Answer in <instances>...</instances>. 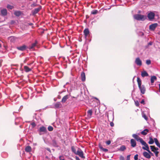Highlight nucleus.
<instances>
[{"mask_svg": "<svg viewBox=\"0 0 160 160\" xmlns=\"http://www.w3.org/2000/svg\"><path fill=\"white\" fill-rule=\"evenodd\" d=\"M142 116L146 120H148V118L145 114L143 113L142 114Z\"/></svg>", "mask_w": 160, "mask_h": 160, "instance_id": "nucleus-42", "label": "nucleus"}, {"mask_svg": "<svg viewBox=\"0 0 160 160\" xmlns=\"http://www.w3.org/2000/svg\"><path fill=\"white\" fill-rule=\"evenodd\" d=\"M39 131L40 132H46L47 130L46 128L45 127L42 126L40 128Z\"/></svg>", "mask_w": 160, "mask_h": 160, "instance_id": "nucleus-16", "label": "nucleus"}, {"mask_svg": "<svg viewBox=\"0 0 160 160\" xmlns=\"http://www.w3.org/2000/svg\"><path fill=\"white\" fill-rule=\"evenodd\" d=\"M130 155H129L127 156V160H130Z\"/></svg>", "mask_w": 160, "mask_h": 160, "instance_id": "nucleus-54", "label": "nucleus"}, {"mask_svg": "<svg viewBox=\"0 0 160 160\" xmlns=\"http://www.w3.org/2000/svg\"><path fill=\"white\" fill-rule=\"evenodd\" d=\"M111 118L113 120L114 119V116L113 114L111 115Z\"/></svg>", "mask_w": 160, "mask_h": 160, "instance_id": "nucleus-60", "label": "nucleus"}, {"mask_svg": "<svg viewBox=\"0 0 160 160\" xmlns=\"http://www.w3.org/2000/svg\"><path fill=\"white\" fill-rule=\"evenodd\" d=\"M41 6H40L38 8H35L33 11V14H36L38 13L41 9Z\"/></svg>", "mask_w": 160, "mask_h": 160, "instance_id": "nucleus-13", "label": "nucleus"}, {"mask_svg": "<svg viewBox=\"0 0 160 160\" xmlns=\"http://www.w3.org/2000/svg\"><path fill=\"white\" fill-rule=\"evenodd\" d=\"M38 43V42L37 40H35V42L32 43V45L30 47L29 49L31 50H33L34 48L36 46V44Z\"/></svg>", "mask_w": 160, "mask_h": 160, "instance_id": "nucleus-20", "label": "nucleus"}, {"mask_svg": "<svg viewBox=\"0 0 160 160\" xmlns=\"http://www.w3.org/2000/svg\"><path fill=\"white\" fill-rule=\"evenodd\" d=\"M14 14L16 16L19 17L21 15V13L20 11H16L14 12Z\"/></svg>", "mask_w": 160, "mask_h": 160, "instance_id": "nucleus-30", "label": "nucleus"}, {"mask_svg": "<svg viewBox=\"0 0 160 160\" xmlns=\"http://www.w3.org/2000/svg\"><path fill=\"white\" fill-rule=\"evenodd\" d=\"M71 148L72 152H73L74 154H76L77 151H76L75 148L74 146H73L71 147Z\"/></svg>", "mask_w": 160, "mask_h": 160, "instance_id": "nucleus-33", "label": "nucleus"}, {"mask_svg": "<svg viewBox=\"0 0 160 160\" xmlns=\"http://www.w3.org/2000/svg\"><path fill=\"white\" fill-rule=\"evenodd\" d=\"M61 105V103L59 102H58L55 105V107L56 108H58L60 107Z\"/></svg>", "mask_w": 160, "mask_h": 160, "instance_id": "nucleus-32", "label": "nucleus"}, {"mask_svg": "<svg viewBox=\"0 0 160 160\" xmlns=\"http://www.w3.org/2000/svg\"><path fill=\"white\" fill-rule=\"evenodd\" d=\"M8 39L11 42H14L16 41V38L14 36H11L8 37Z\"/></svg>", "mask_w": 160, "mask_h": 160, "instance_id": "nucleus-17", "label": "nucleus"}, {"mask_svg": "<svg viewBox=\"0 0 160 160\" xmlns=\"http://www.w3.org/2000/svg\"><path fill=\"white\" fill-rule=\"evenodd\" d=\"M31 125L32 128H34L36 126V124L34 122H32L31 123Z\"/></svg>", "mask_w": 160, "mask_h": 160, "instance_id": "nucleus-44", "label": "nucleus"}, {"mask_svg": "<svg viewBox=\"0 0 160 160\" xmlns=\"http://www.w3.org/2000/svg\"><path fill=\"white\" fill-rule=\"evenodd\" d=\"M31 148L30 146H28L26 147L25 148V151L28 152H30L31 151Z\"/></svg>", "mask_w": 160, "mask_h": 160, "instance_id": "nucleus-25", "label": "nucleus"}, {"mask_svg": "<svg viewBox=\"0 0 160 160\" xmlns=\"http://www.w3.org/2000/svg\"><path fill=\"white\" fill-rule=\"evenodd\" d=\"M85 38H87V36L89 34L90 32L88 28H85L83 31Z\"/></svg>", "mask_w": 160, "mask_h": 160, "instance_id": "nucleus-8", "label": "nucleus"}, {"mask_svg": "<svg viewBox=\"0 0 160 160\" xmlns=\"http://www.w3.org/2000/svg\"><path fill=\"white\" fill-rule=\"evenodd\" d=\"M137 82L138 83V87L142 86L141 85V84H142L141 81L138 77L137 78Z\"/></svg>", "mask_w": 160, "mask_h": 160, "instance_id": "nucleus-31", "label": "nucleus"}, {"mask_svg": "<svg viewBox=\"0 0 160 160\" xmlns=\"http://www.w3.org/2000/svg\"><path fill=\"white\" fill-rule=\"evenodd\" d=\"M29 60V58L28 57L26 58L25 59L24 61V63H25L27 61H28Z\"/></svg>", "mask_w": 160, "mask_h": 160, "instance_id": "nucleus-53", "label": "nucleus"}, {"mask_svg": "<svg viewBox=\"0 0 160 160\" xmlns=\"http://www.w3.org/2000/svg\"><path fill=\"white\" fill-rule=\"evenodd\" d=\"M154 140L157 146L159 148H160V143L159 142L157 139L156 138H154Z\"/></svg>", "mask_w": 160, "mask_h": 160, "instance_id": "nucleus-29", "label": "nucleus"}, {"mask_svg": "<svg viewBox=\"0 0 160 160\" xmlns=\"http://www.w3.org/2000/svg\"><path fill=\"white\" fill-rule=\"evenodd\" d=\"M106 143L108 145H109L111 143V141H110V140H108V141H107L106 142Z\"/></svg>", "mask_w": 160, "mask_h": 160, "instance_id": "nucleus-51", "label": "nucleus"}, {"mask_svg": "<svg viewBox=\"0 0 160 160\" xmlns=\"http://www.w3.org/2000/svg\"><path fill=\"white\" fill-rule=\"evenodd\" d=\"M46 149L47 151H48L49 152H51V150H50V149L49 148H46Z\"/></svg>", "mask_w": 160, "mask_h": 160, "instance_id": "nucleus-59", "label": "nucleus"}, {"mask_svg": "<svg viewBox=\"0 0 160 160\" xmlns=\"http://www.w3.org/2000/svg\"><path fill=\"white\" fill-rule=\"evenodd\" d=\"M63 75V73L61 72H59L57 73V76L60 78L62 77Z\"/></svg>", "mask_w": 160, "mask_h": 160, "instance_id": "nucleus-38", "label": "nucleus"}, {"mask_svg": "<svg viewBox=\"0 0 160 160\" xmlns=\"http://www.w3.org/2000/svg\"><path fill=\"white\" fill-rule=\"evenodd\" d=\"M156 80H157V78L155 76H152L151 77V83H153Z\"/></svg>", "mask_w": 160, "mask_h": 160, "instance_id": "nucleus-24", "label": "nucleus"}, {"mask_svg": "<svg viewBox=\"0 0 160 160\" xmlns=\"http://www.w3.org/2000/svg\"><path fill=\"white\" fill-rule=\"evenodd\" d=\"M152 44V42H150L148 43V45H151Z\"/></svg>", "mask_w": 160, "mask_h": 160, "instance_id": "nucleus-61", "label": "nucleus"}, {"mask_svg": "<svg viewBox=\"0 0 160 160\" xmlns=\"http://www.w3.org/2000/svg\"><path fill=\"white\" fill-rule=\"evenodd\" d=\"M158 26L157 23H154L149 26V29L152 30H154Z\"/></svg>", "mask_w": 160, "mask_h": 160, "instance_id": "nucleus-9", "label": "nucleus"}, {"mask_svg": "<svg viewBox=\"0 0 160 160\" xmlns=\"http://www.w3.org/2000/svg\"><path fill=\"white\" fill-rule=\"evenodd\" d=\"M154 142V141L153 139L152 138H150V140L148 142V143H149V144H152Z\"/></svg>", "mask_w": 160, "mask_h": 160, "instance_id": "nucleus-35", "label": "nucleus"}, {"mask_svg": "<svg viewBox=\"0 0 160 160\" xmlns=\"http://www.w3.org/2000/svg\"><path fill=\"white\" fill-rule=\"evenodd\" d=\"M36 6V4L35 3H33L31 5V7H35Z\"/></svg>", "mask_w": 160, "mask_h": 160, "instance_id": "nucleus-52", "label": "nucleus"}, {"mask_svg": "<svg viewBox=\"0 0 160 160\" xmlns=\"http://www.w3.org/2000/svg\"><path fill=\"white\" fill-rule=\"evenodd\" d=\"M119 159L120 160H125L124 157L123 156H121L120 157Z\"/></svg>", "mask_w": 160, "mask_h": 160, "instance_id": "nucleus-49", "label": "nucleus"}, {"mask_svg": "<svg viewBox=\"0 0 160 160\" xmlns=\"http://www.w3.org/2000/svg\"><path fill=\"white\" fill-rule=\"evenodd\" d=\"M141 143L142 144V145H144L145 147H142V148L143 149L146 150L147 151H148V150H149V148L148 147V145L144 140Z\"/></svg>", "mask_w": 160, "mask_h": 160, "instance_id": "nucleus-5", "label": "nucleus"}, {"mask_svg": "<svg viewBox=\"0 0 160 160\" xmlns=\"http://www.w3.org/2000/svg\"><path fill=\"white\" fill-rule=\"evenodd\" d=\"M143 154V156L147 158L150 159L151 157L150 154L148 153V152H144Z\"/></svg>", "mask_w": 160, "mask_h": 160, "instance_id": "nucleus-14", "label": "nucleus"}, {"mask_svg": "<svg viewBox=\"0 0 160 160\" xmlns=\"http://www.w3.org/2000/svg\"><path fill=\"white\" fill-rule=\"evenodd\" d=\"M138 87L140 90L141 92L142 93V94H144L145 93L146 91V89L145 87L143 85H142L140 87Z\"/></svg>", "mask_w": 160, "mask_h": 160, "instance_id": "nucleus-7", "label": "nucleus"}, {"mask_svg": "<svg viewBox=\"0 0 160 160\" xmlns=\"http://www.w3.org/2000/svg\"><path fill=\"white\" fill-rule=\"evenodd\" d=\"M150 147L152 151L153 152H154L158 150V148H157L155 147L154 146H150Z\"/></svg>", "mask_w": 160, "mask_h": 160, "instance_id": "nucleus-19", "label": "nucleus"}, {"mask_svg": "<svg viewBox=\"0 0 160 160\" xmlns=\"http://www.w3.org/2000/svg\"><path fill=\"white\" fill-rule=\"evenodd\" d=\"M138 155L137 154L135 155L134 156V160H138Z\"/></svg>", "mask_w": 160, "mask_h": 160, "instance_id": "nucleus-45", "label": "nucleus"}, {"mask_svg": "<svg viewBox=\"0 0 160 160\" xmlns=\"http://www.w3.org/2000/svg\"><path fill=\"white\" fill-rule=\"evenodd\" d=\"M146 62L147 65H149L151 64V61L150 59L147 60Z\"/></svg>", "mask_w": 160, "mask_h": 160, "instance_id": "nucleus-40", "label": "nucleus"}, {"mask_svg": "<svg viewBox=\"0 0 160 160\" xmlns=\"http://www.w3.org/2000/svg\"><path fill=\"white\" fill-rule=\"evenodd\" d=\"M155 15L154 12H150L148 13V17L150 20L151 21L154 18Z\"/></svg>", "mask_w": 160, "mask_h": 160, "instance_id": "nucleus-3", "label": "nucleus"}, {"mask_svg": "<svg viewBox=\"0 0 160 160\" xmlns=\"http://www.w3.org/2000/svg\"><path fill=\"white\" fill-rule=\"evenodd\" d=\"M33 61H32L30 63H28L27 65L28 66H30L33 63Z\"/></svg>", "mask_w": 160, "mask_h": 160, "instance_id": "nucleus-55", "label": "nucleus"}, {"mask_svg": "<svg viewBox=\"0 0 160 160\" xmlns=\"http://www.w3.org/2000/svg\"><path fill=\"white\" fill-rule=\"evenodd\" d=\"M48 130L49 131H52L53 129V128L50 126H49L48 127Z\"/></svg>", "mask_w": 160, "mask_h": 160, "instance_id": "nucleus-39", "label": "nucleus"}, {"mask_svg": "<svg viewBox=\"0 0 160 160\" xmlns=\"http://www.w3.org/2000/svg\"><path fill=\"white\" fill-rule=\"evenodd\" d=\"M110 125L111 127H113L114 126V123L113 122H111L110 123Z\"/></svg>", "mask_w": 160, "mask_h": 160, "instance_id": "nucleus-57", "label": "nucleus"}, {"mask_svg": "<svg viewBox=\"0 0 160 160\" xmlns=\"http://www.w3.org/2000/svg\"><path fill=\"white\" fill-rule=\"evenodd\" d=\"M135 104L137 106H138L139 105V103L138 101H135Z\"/></svg>", "mask_w": 160, "mask_h": 160, "instance_id": "nucleus-50", "label": "nucleus"}, {"mask_svg": "<svg viewBox=\"0 0 160 160\" xmlns=\"http://www.w3.org/2000/svg\"><path fill=\"white\" fill-rule=\"evenodd\" d=\"M1 14L3 16H6L7 14V11L6 9H2L1 10Z\"/></svg>", "mask_w": 160, "mask_h": 160, "instance_id": "nucleus-11", "label": "nucleus"}, {"mask_svg": "<svg viewBox=\"0 0 160 160\" xmlns=\"http://www.w3.org/2000/svg\"><path fill=\"white\" fill-rule=\"evenodd\" d=\"M98 12V11L97 10H93L91 12V14H96Z\"/></svg>", "mask_w": 160, "mask_h": 160, "instance_id": "nucleus-37", "label": "nucleus"}, {"mask_svg": "<svg viewBox=\"0 0 160 160\" xmlns=\"http://www.w3.org/2000/svg\"><path fill=\"white\" fill-rule=\"evenodd\" d=\"M154 153L155 154L156 157H157L158 156V154L159 153V152L158 151H157L156 152H154Z\"/></svg>", "mask_w": 160, "mask_h": 160, "instance_id": "nucleus-47", "label": "nucleus"}, {"mask_svg": "<svg viewBox=\"0 0 160 160\" xmlns=\"http://www.w3.org/2000/svg\"><path fill=\"white\" fill-rule=\"evenodd\" d=\"M76 155H78L79 157L82 158H85L83 155V151L79 148H78Z\"/></svg>", "mask_w": 160, "mask_h": 160, "instance_id": "nucleus-2", "label": "nucleus"}, {"mask_svg": "<svg viewBox=\"0 0 160 160\" xmlns=\"http://www.w3.org/2000/svg\"><path fill=\"white\" fill-rule=\"evenodd\" d=\"M133 17L134 19L138 21H143L145 20L144 16L141 14H136L134 15Z\"/></svg>", "mask_w": 160, "mask_h": 160, "instance_id": "nucleus-1", "label": "nucleus"}, {"mask_svg": "<svg viewBox=\"0 0 160 160\" xmlns=\"http://www.w3.org/2000/svg\"><path fill=\"white\" fill-rule=\"evenodd\" d=\"M7 8L9 9H12L13 8V7L12 6L8 5L7 6Z\"/></svg>", "mask_w": 160, "mask_h": 160, "instance_id": "nucleus-41", "label": "nucleus"}, {"mask_svg": "<svg viewBox=\"0 0 160 160\" xmlns=\"http://www.w3.org/2000/svg\"><path fill=\"white\" fill-rule=\"evenodd\" d=\"M25 71L26 72H28L31 71V69L29 68L28 66H25L24 67Z\"/></svg>", "mask_w": 160, "mask_h": 160, "instance_id": "nucleus-28", "label": "nucleus"}, {"mask_svg": "<svg viewBox=\"0 0 160 160\" xmlns=\"http://www.w3.org/2000/svg\"><path fill=\"white\" fill-rule=\"evenodd\" d=\"M130 143L131 147L133 148L135 147L136 145V141L133 139H131Z\"/></svg>", "mask_w": 160, "mask_h": 160, "instance_id": "nucleus-10", "label": "nucleus"}, {"mask_svg": "<svg viewBox=\"0 0 160 160\" xmlns=\"http://www.w3.org/2000/svg\"><path fill=\"white\" fill-rule=\"evenodd\" d=\"M59 160H65L63 156H60L59 157Z\"/></svg>", "mask_w": 160, "mask_h": 160, "instance_id": "nucleus-43", "label": "nucleus"}, {"mask_svg": "<svg viewBox=\"0 0 160 160\" xmlns=\"http://www.w3.org/2000/svg\"><path fill=\"white\" fill-rule=\"evenodd\" d=\"M69 96L68 95H67L65 96L64 97H63L62 98V102H65L67 100V99L69 98Z\"/></svg>", "mask_w": 160, "mask_h": 160, "instance_id": "nucleus-21", "label": "nucleus"}, {"mask_svg": "<svg viewBox=\"0 0 160 160\" xmlns=\"http://www.w3.org/2000/svg\"><path fill=\"white\" fill-rule=\"evenodd\" d=\"M135 63L137 65L139 66H141L142 65V62L138 57L136 58Z\"/></svg>", "mask_w": 160, "mask_h": 160, "instance_id": "nucleus-6", "label": "nucleus"}, {"mask_svg": "<svg viewBox=\"0 0 160 160\" xmlns=\"http://www.w3.org/2000/svg\"><path fill=\"white\" fill-rule=\"evenodd\" d=\"M92 114V109L88 110L87 112V115L88 117L91 118Z\"/></svg>", "mask_w": 160, "mask_h": 160, "instance_id": "nucleus-18", "label": "nucleus"}, {"mask_svg": "<svg viewBox=\"0 0 160 160\" xmlns=\"http://www.w3.org/2000/svg\"><path fill=\"white\" fill-rule=\"evenodd\" d=\"M141 35L143 36L144 35V33L143 32H140Z\"/></svg>", "mask_w": 160, "mask_h": 160, "instance_id": "nucleus-62", "label": "nucleus"}, {"mask_svg": "<svg viewBox=\"0 0 160 160\" xmlns=\"http://www.w3.org/2000/svg\"><path fill=\"white\" fill-rule=\"evenodd\" d=\"M75 158H76V160H80V159L79 158L78 156H76L75 157Z\"/></svg>", "mask_w": 160, "mask_h": 160, "instance_id": "nucleus-58", "label": "nucleus"}, {"mask_svg": "<svg viewBox=\"0 0 160 160\" xmlns=\"http://www.w3.org/2000/svg\"><path fill=\"white\" fill-rule=\"evenodd\" d=\"M159 91L160 92V83L159 84Z\"/></svg>", "mask_w": 160, "mask_h": 160, "instance_id": "nucleus-63", "label": "nucleus"}, {"mask_svg": "<svg viewBox=\"0 0 160 160\" xmlns=\"http://www.w3.org/2000/svg\"><path fill=\"white\" fill-rule=\"evenodd\" d=\"M52 145L55 147H58V145L57 144V141L55 140H53L52 141Z\"/></svg>", "mask_w": 160, "mask_h": 160, "instance_id": "nucleus-27", "label": "nucleus"}, {"mask_svg": "<svg viewBox=\"0 0 160 160\" xmlns=\"http://www.w3.org/2000/svg\"><path fill=\"white\" fill-rule=\"evenodd\" d=\"M126 149V147L124 145H122L120 147L119 150L121 151H124Z\"/></svg>", "mask_w": 160, "mask_h": 160, "instance_id": "nucleus-34", "label": "nucleus"}, {"mask_svg": "<svg viewBox=\"0 0 160 160\" xmlns=\"http://www.w3.org/2000/svg\"><path fill=\"white\" fill-rule=\"evenodd\" d=\"M81 80L82 81L84 82L85 81V73L84 72H81Z\"/></svg>", "mask_w": 160, "mask_h": 160, "instance_id": "nucleus-15", "label": "nucleus"}, {"mask_svg": "<svg viewBox=\"0 0 160 160\" xmlns=\"http://www.w3.org/2000/svg\"><path fill=\"white\" fill-rule=\"evenodd\" d=\"M27 48V46L25 45H23L22 46L17 47V48L20 51H23L24 50Z\"/></svg>", "mask_w": 160, "mask_h": 160, "instance_id": "nucleus-12", "label": "nucleus"}, {"mask_svg": "<svg viewBox=\"0 0 160 160\" xmlns=\"http://www.w3.org/2000/svg\"><path fill=\"white\" fill-rule=\"evenodd\" d=\"M22 121V119L20 117L16 118L15 120V123L16 125L18 124V122H20Z\"/></svg>", "mask_w": 160, "mask_h": 160, "instance_id": "nucleus-26", "label": "nucleus"}, {"mask_svg": "<svg viewBox=\"0 0 160 160\" xmlns=\"http://www.w3.org/2000/svg\"><path fill=\"white\" fill-rule=\"evenodd\" d=\"M158 34L159 35H160V31L158 33Z\"/></svg>", "mask_w": 160, "mask_h": 160, "instance_id": "nucleus-64", "label": "nucleus"}, {"mask_svg": "<svg viewBox=\"0 0 160 160\" xmlns=\"http://www.w3.org/2000/svg\"><path fill=\"white\" fill-rule=\"evenodd\" d=\"M144 102H145L144 100V99H142V100L141 101V103L144 104H145Z\"/></svg>", "mask_w": 160, "mask_h": 160, "instance_id": "nucleus-56", "label": "nucleus"}, {"mask_svg": "<svg viewBox=\"0 0 160 160\" xmlns=\"http://www.w3.org/2000/svg\"><path fill=\"white\" fill-rule=\"evenodd\" d=\"M99 148H100L104 152H107L108 150V149H106V148H103L102 146H99Z\"/></svg>", "mask_w": 160, "mask_h": 160, "instance_id": "nucleus-36", "label": "nucleus"}, {"mask_svg": "<svg viewBox=\"0 0 160 160\" xmlns=\"http://www.w3.org/2000/svg\"><path fill=\"white\" fill-rule=\"evenodd\" d=\"M141 76L142 77L148 76V74L146 71H143L141 72Z\"/></svg>", "mask_w": 160, "mask_h": 160, "instance_id": "nucleus-23", "label": "nucleus"}, {"mask_svg": "<svg viewBox=\"0 0 160 160\" xmlns=\"http://www.w3.org/2000/svg\"><path fill=\"white\" fill-rule=\"evenodd\" d=\"M154 153L155 154L156 157H157L158 156V154L159 153V152L158 151H157L156 152H154Z\"/></svg>", "mask_w": 160, "mask_h": 160, "instance_id": "nucleus-46", "label": "nucleus"}, {"mask_svg": "<svg viewBox=\"0 0 160 160\" xmlns=\"http://www.w3.org/2000/svg\"><path fill=\"white\" fill-rule=\"evenodd\" d=\"M148 153L150 154V156H153L154 154L153 153H152L150 151V150H148Z\"/></svg>", "mask_w": 160, "mask_h": 160, "instance_id": "nucleus-48", "label": "nucleus"}, {"mask_svg": "<svg viewBox=\"0 0 160 160\" xmlns=\"http://www.w3.org/2000/svg\"><path fill=\"white\" fill-rule=\"evenodd\" d=\"M148 131L149 130L148 129H145L143 131L141 132V133L143 135H145L148 132Z\"/></svg>", "mask_w": 160, "mask_h": 160, "instance_id": "nucleus-22", "label": "nucleus"}, {"mask_svg": "<svg viewBox=\"0 0 160 160\" xmlns=\"http://www.w3.org/2000/svg\"><path fill=\"white\" fill-rule=\"evenodd\" d=\"M132 136L137 141H139L141 143L143 141L142 138H140L136 134H132Z\"/></svg>", "mask_w": 160, "mask_h": 160, "instance_id": "nucleus-4", "label": "nucleus"}]
</instances>
